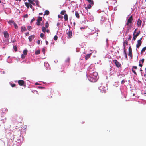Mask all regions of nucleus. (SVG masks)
Segmentation results:
<instances>
[{"label":"nucleus","mask_w":146,"mask_h":146,"mask_svg":"<svg viewBox=\"0 0 146 146\" xmlns=\"http://www.w3.org/2000/svg\"><path fill=\"white\" fill-rule=\"evenodd\" d=\"M42 51L43 52L44 54L45 52V49L44 48H43L42 49Z\"/></svg>","instance_id":"obj_52"},{"label":"nucleus","mask_w":146,"mask_h":146,"mask_svg":"<svg viewBox=\"0 0 146 146\" xmlns=\"http://www.w3.org/2000/svg\"><path fill=\"white\" fill-rule=\"evenodd\" d=\"M49 11L47 10H46L45 11L44 14V16L45 15H48L49 14Z\"/></svg>","instance_id":"obj_18"},{"label":"nucleus","mask_w":146,"mask_h":146,"mask_svg":"<svg viewBox=\"0 0 146 146\" xmlns=\"http://www.w3.org/2000/svg\"><path fill=\"white\" fill-rule=\"evenodd\" d=\"M49 26V25L48 22V21L46 22V23H45V27H46V28H47Z\"/></svg>","instance_id":"obj_25"},{"label":"nucleus","mask_w":146,"mask_h":146,"mask_svg":"<svg viewBox=\"0 0 146 146\" xmlns=\"http://www.w3.org/2000/svg\"><path fill=\"white\" fill-rule=\"evenodd\" d=\"M38 88L40 89H42L44 88V87L42 86H38Z\"/></svg>","instance_id":"obj_54"},{"label":"nucleus","mask_w":146,"mask_h":146,"mask_svg":"<svg viewBox=\"0 0 146 146\" xmlns=\"http://www.w3.org/2000/svg\"><path fill=\"white\" fill-rule=\"evenodd\" d=\"M140 32V31H139V32H137L135 35V36H138L139 35Z\"/></svg>","instance_id":"obj_39"},{"label":"nucleus","mask_w":146,"mask_h":146,"mask_svg":"<svg viewBox=\"0 0 146 146\" xmlns=\"http://www.w3.org/2000/svg\"><path fill=\"white\" fill-rule=\"evenodd\" d=\"M46 43L47 45H48V41H46Z\"/></svg>","instance_id":"obj_59"},{"label":"nucleus","mask_w":146,"mask_h":146,"mask_svg":"<svg viewBox=\"0 0 146 146\" xmlns=\"http://www.w3.org/2000/svg\"><path fill=\"white\" fill-rule=\"evenodd\" d=\"M140 61H141L142 63V64H143V63H144V59H142L141 60H140Z\"/></svg>","instance_id":"obj_49"},{"label":"nucleus","mask_w":146,"mask_h":146,"mask_svg":"<svg viewBox=\"0 0 146 146\" xmlns=\"http://www.w3.org/2000/svg\"><path fill=\"white\" fill-rule=\"evenodd\" d=\"M130 52H132V48L131 46H130L129 48V53Z\"/></svg>","instance_id":"obj_32"},{"label":"nucleus","mask_w":146,"mask_h":146,"mask_svg":"<svg viewBox=\"0 0 146 146\" xmlns=\"http://www.w3.org/2000/svg\"><path fill=\"white\" fill-rule=\"evenodd\" d=\"M142 38H141L139 40L137 41V43L136 44V47L137 48H139L140 46L142 44V41L141 40Z\"/></svg>","instance_id":"obj_5"},{"label":"nucleus","mask_w":146,"mask_h":146,"mask_svg":"<svg viewBox=\"0 0 146 146\" xmlns=\"http://www.w3.org/2000/svg\"><path fill=\"white\" fill-rule=\"evenodd\" d=\"M11 85L12 87H15L16 86V85L15 84H12L11 83Z\"/></svg>","instance_id":"obj_44"},{"label":"nucleus","mask_w":146,"mask_h":146,"mask_svg":"<svg viewBox=\"0 0 146 146\" xmlns=\"http://www.w3.org/2000/svg\"><path fill=\"white\" fill-rule=\"evenodd\" d=\"M28 17V15L27 14H26L24 15V17L25 18H27Z\"/></svg>","instance_id":"obj_48"},{"label":"nucleus","mask_w":146,"mask_h":146,"mask_svg":"<svg viewBox=\"0 0 146 146\" xmlns=\"http://www.w3.org/2000/svg\"><path fill=\"white\" fill-rule=\"evenodd\" d=\"M18 84L20 86H23L25 84V82L23 80H19L18 81Z\"/></svg>","instance_id":"obj_6"},{"label":"nucleus","mask_w":146,"mask_h":146,"mask_svg":"<svg viewBox=\"0 0 146 146\" xmlns=\"http://www.w3.org/2000/svg\"><path fill=\"white\" fill-rule=\"evenodd\" d=\"M136 29H135V31H134V34H135V33H136Z\"/></svg>","instance_id":"obj_64"},{"label":"nucleus","mask_w":146,"mask_h":146,"mask_svg":"<svg viewBox=\"0 0 146 146\" xmlns=\"http://www.w3.org/2000/svg\"><path fill=\"white\" fill-rule=\"evenodd\" d=\"M121 76L122 77H123L125 76V75L124 74H119V76Z\"/></svg>","instance_id":"obj_45"},{"label":"nucleus","mask_w":146,"mask_h":146,"mask_svg":"<svg viewBox=\"0 0 146 146\" xmlns=\"http://www.w3.org/2000/svg\"><path fill=\"white\" fill-rule=\"evenodd\" d=\"M64 18L65 20L66 21H67L68 20V15L66 14L64 15Z\"/></svg>","instance_id":"obj_20"},{"label":"nucleus","mask_w":146,"mask_h":146,"mask_svg":"<svg viewBox=\"0 0 146 146\" xmlns=\"http://www.w3.org/2000/svg\"><path fill=\"white\" fill-rule=\"evenodd\" d=\"M133 39L134 41L136 39V38L135 37L133 36Z\"/></svg>","instance_id":"obj_62"},{"label":"nucleus","mask_w":146,"mask_h":146,"mask_svg":"<svg viewBox=\"0 0 146 146\" xmlns=\"http://www.w3.org/2000/svg\"><path fill=\"white\" fill-rule=\"evenodd\" d=\"M25 6L27 7V8L28 9L29 8L30 3L27 2H25Z\"/></svg>","instance_id":"obj_22"},{"label":"nucleus","mask_w":146,"mask_h":146,"mask_svg":"<svg viewBox=\"0 0 146 146\" xmlns=\"http://www.w3.org/2000/svg\"><path fill=\"white\" fill-rule=\"evenodd\" d=\"M40 22H38L37 21V22H36V24L37 25L39 26L40 25Z\"/></svg>","instance_id":"obj_50"},{"label":"nucleus","mask_w":146,"mask_h":146,"mask_svg":"<svg viewBox=\"0 0 146 146\" xmlns=\"http://www.w3.org/2000/svg\"><path fill=\"white\" fill-rule=\"evenodd\" d=\"M35 37V36L34 35H32L29 36L28 38L30 42H31L32 40Z\"/></svg>","instance_id":"obj_10"},{"label":"nucleus","mask_w":146,"mask_h":146,"mask_svg":"<svg viewBox=\"0 0 146 146\" xmlns=\"http://www.w3.org/2000/svg\"><path fill=\"white\" fill-rule=\"evenodd\" d=\"M139 66L140 67H142V65L140 63H141L140 61H139Z\"/></svg>","instance_id":"obj_46"},{"label":"nucleus","mask_w":146,"mask_h":146,"mask_svg":"<svg viewBox=\"0 0 146 146\" xmlns=\"http://www.w3.org/2000/svg\"><path fill=\"white\" fill-rule=\"evenodd\" d=\"M8 23L10 25H11V24L13 23V24L15 23L13 21V20H9L8 22Z\"/></svg>","instance_id":"obj_23"},{"label":"nucleus","mask_w":146,"mask_h":146,"mask_svg":"<svg viewBox=\"0 0 146 146\" xmlns=\"http://www.w3.org/2000/svg\"><path fill=\"white\" fill-rule=\"evenodd\" d=\"M16 41V40L15 39H13L12 41V42L13 43L15 42Z\"/></svg>","instance_id":"obj_53"},{"label":"nucleus","mask_w":146,"mask_h":146,"mask_svg":"<svg viewBox=\"0 0 146 146\" xmlns=\"http://www.w3.org/2000/svg\"><path fill=\"white\" fill-rule=\"evenodd\" d=\"M23 53L24 55H27V50H23Z\"/></svg>","instance_id":"obj_26"},{"label":"nucleus","mask_w":146,"mask_h":146,"mask_svg":"<svg viewBox=\"0 0 146 146\" xmlns=\"http://www.w3.org/2000/svg\"><path fill=\"white\" fill-rule=\"evenodd\" d=\"M26 36H28L29 35V32L26 33L25 34Z\"/></svg>","instance_id":"obj_57"},{"label":"nucleus","mask_w":146,"mask_h":146,"mask_svg":"<svg viewBox=\"0 0 146 146\" xmlns=\"http://www.w3.org/2000/svg\"><path fill=\"white\" fill-rule=\"evenodd\" d=\"M29 2L31 4L35 5V3L31 0H28Z\"/></svg>","instance_id":"obj_28"},{"label":"nucleus","mask_w":146,"mask_h":146,"mask_svg":"<svg viewBox=\"0 0 146 146\" xmlns=\"http://www.w3.org/2000/svg\"><path fill=\"white\" fill-rule=\"evenodd\" d=\"M60 25V23H57V25L58 26L59 25Z\"/></svg>","instance_id":"obj_58"},{"label":"nucleus","mask_w":146,"mask_h":146,"mask_svg":"<svg viewBox=\"0 0 146 146\" xmlns=\"http://www.w3.org/2000/svg\"><path fill=\"white\" fill-rule=\"evenodd\" d=\"M13 48V49H14V50L15 52H16L17 51V46H14Z\"/></svg>","instance_id":"obj_36"},{"label":"nucleus","mask_w":146,"mask_h":146,"mask_svg":"<svg viewBox=\"0 0 146 146\" xmlns=\"http://www.w3.org/2000/svg\"><path fill=\"white\" fill-rule=\"evenodd\" d=\"M128 42L127 40H125V41H124L123 43V45L124 46V44H125V45H127L128 44Z\"/></svg>","instance_id":"obj_37"},{"label":"nucleus","mask_w":146,"mask_h":146,"mask_svg":"<svg viewBox=\"0 0 146 146\" xmlns=\"http://www.w3.org/2000/svg\"><path fill=\"white\" fill-rule=\"evenodd\" d=\"M46 27H42V31L44 33H45L46 32Z\"/></svg>","instance_id":"obj_31"},{"label":"nucleus","mask_w":146,"mask_h":146,"mask_svg":"<svg viewBox=\"0 0 146 146\" xmlns=\"http://www.w3.org/2000/svg\"><path fill=\"white\" fill-rule=\"evenodd\" d=\"M7 111V110L6 108H2L1 111V113H5Z\"/></svg>","instance_id":"obj_11"},{"label":"nucleus","mask_w":146,"mask_h":146,"mask_svg":"<svg viewBox=\"0 0 146 146\" xmlns=\"http://www.w3.org/2000/svg\"><path fill=\"white\" fill-rule=\"evenodd\" d=\"M32 29V27L31 26H28L27 27V29L29 31H30V29Z\"/></svg>","instance_id":"obj_40"},{"label":"nucleus","mask_w":146,"mask_h":146,"mask_svg":"<svg viewBox=\"0 0 146 146\" xmlns=\"http://www.w3.org/2000/svg\"><path fill=\"white\" fill-rule=\"evenodd\" d=\"M40 53V51L39 50H38L35 52V54L38 55Z\"/></svg>","instance_id":"obj_34"},{"label":"nucleus","mask_w":146,"mask_h":146,"mask_svg":"<svg viewBox=\"0 0 146 146\" xmlns=\"http://www.w3.org/2000/svg\"><path fill=\"white\" fill-rule=\"evenodd\" d=\"M13 25L14 26L15 28V29H18V27L17 24L15 23H14Z\"/></svg>","instance_id":"obj_35"},{"label":"nucleus","mask_w":146,"mask_h":146,"mask_svg":"<svg viewBox=\"0 0 146 146\" xmlns=\"http://www.w3.org/2000/svg\"><path fill=\"white\" fill-rule=\"evenodd\" d=\"M58 39V36L56 35H55L54 37V40L55 41L56 40Z\"/></svg>","instance_id":"obj_38"},{"label":"nucleus","mask_w":146,"mask_h":146,"mask_svg":"<svg viewBox=\"0 0 146 146\" xmlns=\"http://www.w3.org/2000/svg\"><path fill=\"white\" fill-rule=\"evenodd\" d=\"M35 18H33V19H32L31 21V23H32V22H33L34 21H35Z\"/></svg>","instance_id":"obj_47"},{"label":"nucleus","mask_w":146,"mask_h":146,"mask_svg":"<svg viewBox=\"0 0 146 146\" xmlns=\"http://www.w3.org/2000/svg\"><path fill=\"white\" fill-rule=\"evenodd\" d=\"M125 58L126 59H127V54L125 55Z\"/></svg>","instance_id":"obj_60"},{"label":"nucleus","mask_w":146,"mask_h":146,"mask_svg":"<svg viewBox=\"0 0 146 146\" xmlns=\"http://www.w3.org/2000/svg\"><path fill=\"white\" fill-rule=\"evenodd\" d=\"M125 47H126V46H125V44H124L123 51H124V53L125 55L127 54V53L126 52V50Z\"/></svg>","instance_id":"obj_19"},{"label":"nucleus","mask_w":146,"mask_h":146,"mask_svg":"<svg viewBox=\"0 0 146 146\" xmlns=\"http://www.w3.org/2000/svg\"><path fill=\"white\" fill-rule=\"evenodd\" d=\"M99 90H100L101 93H106V88L103 86H101L99 87Z\"/></svg>","instance_id":"obj_2"},{"label":"nucleus","mask_w":146,"mask_h":146,"mask_svg":"<svg viewBox=\"0 0 146 146\" xmlns=\"http://www.w3.org/2000/svg\"><path fill=\"white\" fill-rule=\"evenodd\" d=\"M58 17L59 18H63V17L62 16H60V15H58Z\"/></svg>","instance_id":"obj_51"},{"label":"nucleus","mask_w":146,"mask_h":146,"mask_svg":"<svg viewBox=\"0 0 146 146\" xmlns=\"http://www.w3.org/2000/svg\"><path fill=\"white\" fill-rule=\"evenodd\" d=\"M88 3H90V4H93L94 2L92 0H86Z\"/></svg>","instance_id":"obj_24"},{"label":"nucleus","mask_w":146,"mask_h":146,"mask_svg":"<svg viewBox=\"0 0 146 146\" xmlns=\"http://www.w3.org/2000/svg\"><path fill=\"white\" fill-rule=\"evenodd\" d=\"M146 50V46L144 48H143L141 51V54L143 53L144 52L145 50Z\"/></svg>","instance_id":"obj_17"},{"label":"nucleus","mask_w":146,"mask_h":146,"mask_svg":"<svg viewBox=\"0 0 146 146\" xmlns=\"http://www.w3.org/2000/svg\"><path fill=\"white\" fill-rule=\"evenodd\" d=\"M43 14V13H40L39 14L40 15H42Z\"/></svg>","instance_id":"obj_61"},{"label":"nucleus","mask_w":146,"mask_h":146,"mask_svg":"<svg viewBox=\"0 0 146 146\" xmlns=\"http://www.w3.org/2000/svg\"><path fill=\"white\" fill-rule=\"evenodd\" d=\"M35 3L37 5V6L38 7H40L39 6V2L37 0L36 1Z\"/></svg>","instance_id":"obj_29"},{"label":"nucleus","mask_w":146,"mask_h":146,"mask_svg":"<svg viewBox=\"0 0 146 146\" xmlns=\"http://www.w3.org/2000/svg\"><path fill=\"white\" fill-rule=\"evenodd\" d=\"M91 4H89L88 5V6L87 7H85V8L87 10V9L88 8L89 9H90L91 7Z\"/></svg>","instance_id":"obj_21"},{"label":"nucleus","mask_w":146,"mask_h":146,"mask_svg":"<svg viewBox=\"0 0 146 146\" xmlns=\"http://www.w3.org/2000/svg\"><path fill=\"white\" fill-rule=\"evenodd\" d=\"M42 17H41L39 16L37 19V21H38V22H40L42 21Z\"/></svg>","instance_id":"obj_16"},{"label":"nucleus","mask_w":146,"mask_h":146,"mask_svg":"<svg viewBox=\"0 0 146 146\" xmlns=\"http://www.w3.org/2000/svg\"><path fill=\"white\" fill-rule=\"evenodd\" d=\"M137 67L136 66H133L132 67V71L136 75H137L136 72L135 70H136L137 69Z\"/></svg>","instance_id":"obj_8"},{"label":"nucleus","mask_w":146,"mask_h":146,"mask_svg":"<svg viewBox=\"0 0 146 146\" xmlns=\"http://www.w3.org/2000/svg\"><path fill=\"white\" fill-rule=\"evenodd\" d=\"M25 55H24V54H22L21 55V58H22V59H24L25 58Z\"/></svg>","instance_id":"obj_41"},{"label":"nucleus","mask_w":146,"mask_h":146,"mask_svg":"<svg viewBox=\"0 0 146 146\" xmlns=\"http://www.w3.org/2000/svg\"><path fill=\"white\" fill-rule=\"evenodd\" d=\"M40 43V40H38L37 41V43L38 44H39Z\"/></svg>","instance_id":"obj_56"},{"label":"nucleus","mask_w":146,"mask_h":146,"mask_svg":"<svg viewBox=\"0 0 146 146\" xmlns=\"http://www.w3.org/2000/svg\"><path fill=\"white\" fill-rule=\"evenodd\" d=\"M91 53H90L89 54H88L87 55H86L85 57V59L86 60H87L88 58H89L91 56Z\"/></svg>","instance_id":"obj_12"},{"label":"nucleus","mask_w":146,"mask_h":146,"mask_svg":"<svg viewBox=\"0 0 146 146\" xmlns=\"http://www.w3.org/2000/svg\"><path fill=\"white\" fill-rule=\"evenodd\" d=\"M67 33V34H68V38H71L72 37V33L71 31H69L68 33Z\"/></svg>","instance_id":"obj_7"},{"label":"nucleus","mask_w":146,"mask_h":146,"mask_svg":"<svg viewBox=\"0 0 146 146\" xmlns=\"http://www.w3.org/2000/svg\"><path fill=\"white\" fill-rule=\"evenodd\" d=\"M125 82V80L124 79L121 82V84H123Z\"/></svg>","instance_id":"obj_42"},{"label":"nucleus","mask_w":146,"mask_h":146,"mask_svg":"<svg viewBox=\"0 0 146 146\" xmlns=\"http://www.w3.org/2000/svg\"><path fill=\"white\" fill-rule=\"evenodd\" d=\"M133 20L132 16H130L129 18L128 19L127 21L126 24V25L127 26H128L129 23H132V21Z\"/></svg>","instance_id":"obj_4"},{"label":"nucleus","mask_w":146,"mask_h":146,"mask_svg":"<svg viewBox=\"0 0 146 146\" xmlns=\"http://www.w3.org/2000/svg\"><path fill=\"white\" fill-rule=\"evenodd\" d=\"M141 21L139 19L137 21V25L138 27H139L141 25Z\"/></svg>","instance_id":"obj_13"},{"label":"nucleus","mask_w":146,"mask_h":146,"mask_svg":"<svg viewBox=\"0 0 146 146\" xmlns=\"http://www.w3.org/2000/svg\"><path fill=\"white\" fill-rule=\"evenodd\" d=\"M29 7H30L32 9L33 7V6L32 5L30 4Z\"/></svg>","instance_id":"obj_55"},{"label":"nucleus","mask_w":146,"mask_h":146,"mask_svg":"<svg viewBox=\"0 0 146 146\" xmlns=\"http://www.w3.org/2000/svg\"><path fill=\"white\" fill-rule=\"evenodd\" d=\"M128 55L131 57V59L132 58L133 55L132 52L129 53Z\"/></svg>","instance_id":"obj_30"},{"label":"nucleus","mask_w":146,"mask_h":146,"mask_svg":"<svg viewBox=\"0 0 146 146\" xmlns=\"http://www.w3.org/2000/svg\"><path fill=\"white\" fill-rule=\"evenodd\" d=\"M91 76H90V81L92 82H95L98 76L97 73L96 72H94Z\"/></svg>","instance_id":"obj_1"},{"label":"nucleus","mask_w":146,"mask_h":146,"mask_svg":"<svg viewBox=\"0 0 146 146\" xmlns=\"http://www.w3.org/2000/svg\"><path fill=\"white\" fill-rule=\"evenodd\" d=\"M4 36L5 38H9V35L7 31H5L3 33Z\"/></svg>","instance_id":"obj_9"},{"label":"nucleus","mask_w":146,"mask_h":146,"mask_svg":"<svg viewBox=\"0 0 146 146\" xmlns=\"http://www.w3.org/2000/svg\"><path fill=\"white\" fill-rule=\"evenodd\" d=\"M66 11L65 10H62L60 12V14L62 15H64L66 13Z\"/></svg>","instance_id":"obj_27"},{"label":"nucleus","mask_w":146,"mask_h":146,"mask_svg":"<svg viewBox=\"0 0 146 146\" xmlns=\"http://www.w3.org/2000/svg\"><path fill=\"white\" fill-rule=\"evenodd\" d=\"M113 62L115 64L116 66L117 67H121V65L120 62H118L116 60H113Z\"/></svg>","instance_id":"obj_3"},{"label":"nucleus","mask_w":146,"mask_h":146,"mask_svg":"<svg viewBox=\"0 0 146 146\" xmlns=\"http://www.w3.org/2000/svg\"><path fill=\"white\" fill-rule=\"evenodd\" d=\"M75 15L76 17L78 19H79L80 17V16L78 13L77 11H76L75 13Z\"/></svg>","instance_id":"obj_15"},{"label":"nucleus","mask_w":146,"mask_h":146,"mask_svg":"<svg viewBox=\"0 0 146 146\" xmlns=\"http://www.w3.org/2000/svg\"><path fill=\"white\" fill-rule=\"evenodd\" d=\"M129 38L127 39V40L128 41L131 40V38H132V36L131 35H129Z\"/></svg>","instance_id":"obj_33"},{"label":"nucleus","mask_w":146,"mask_h":146,"mask_svg":"<svg viewBox=\"0 0 146 146\" xmlns=\"http://www.w3.org/2000/svg\"><path fill=\"white\" fill-rule=\"evenodd\" d=\"M21 31L22 32H23V31H27V29L25 27H21Z\"/></svg>","instance_id":"obj_14"},{"label":"nucleus","mask_w":146,"mask_h":146,"mask_svg":"<svg viewBox=\"0 0 146 146\" xmlns=\"http://www.w3.org/2000/svg\"><path fill=\"white\" fill-rule=\"evenodd\" d=\"M44 36V34L43 33H42L40 34V36L41 38H43Z\"/></svg>","instance_id":"obj_43"},{"label":"nucleus","mask_w":146,"mask_h":146,"mask_svg":"<svg viewBox=\"0 0 146 146\" xmlns=\"http://www.w3.org/2000/svg\"><path fill=\"white\" fill-rule=\"evenodd\" d=\"M35 84L36 85H38L39 84L38 83H35Z\"/></svg>","instance_id":"obj_63"}]
</instances>
